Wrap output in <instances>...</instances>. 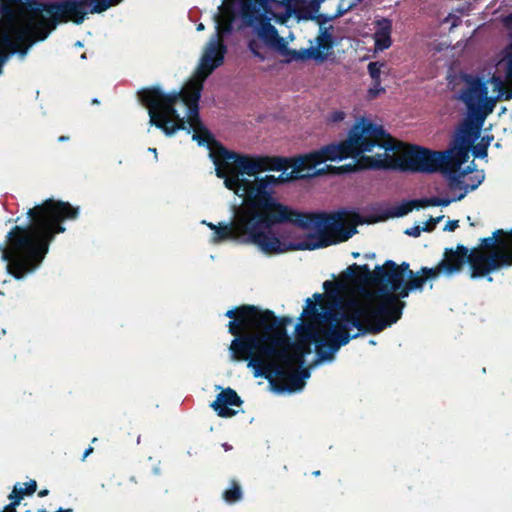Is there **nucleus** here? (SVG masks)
Here are the masks:
<instances>
[{
	"instance_id": "bb28decb",
	"label": "nucleus",
	"mask_w": 512,
	"mask_h": 512,
	"mask_svg": "<svg viewBox=\"0 0 512 512\" xmlns=\"http://www.w3.org/2000/svg\"><path fill=\"white\" fill-rule=\"evenodd\" d=\"M47 494H48V491H47V490H43V491H40V492H39V496H40V497H43V496H45V495H47Z\"/></svg>"
},
{
	"instance_id": "f3484780",
	"label": "nucleus",
	"mask_w": 512,
	"mask_h": 512,
	"mask_svg": "<svg viewBox=\"0 0 512 512\" xmlns=\"http://www.w3.org/2000/svg\"><path fill=\"white\" fill-rule=\"evenodd\" d=\"M443 216H437V217H430V219L426 222H422L420 224L414 225L411 228H408L405 230V234L412 236V237H418L420 236L422 231H432L435 227V225L442 220Z\"/></svg>"
},
{
	"instance_id": "1a4fd4ad",
	"label": "nucleus",
	"mask_w": 512,
	"mask_h": 512,
	"mask_svg": "<svg viewBox=\"0 0 512 512\" xmlns=\"http://www.w3.org/2000/svg\"><path fill=\"white\" fill-rule=\"evenodd\" d=\"M468 261L471 267V277H483L504 266L512 265V231L498 230L494 236L484 240L480 249L468 250L458 248L456 251L445 253V258L435 268H424L426 278H435L440 274L451 275L461 270Z\"/></svg>"
},
{
	"instance_id": "9b49d317",
	"label": "nucleus",
	"mask_w": 512,
	"mask_h": 512,
	"mask_svg": "<svg viewBox=\"0 0 512 512\" xmlns=\"http://www.w3.org/2000/svg\"><path fill=\"white\" fill-rule=\"evenodd\" d=\"M462 126L458 130L452 147L445 152L431 151L429 149L407 146L399 143L396 169L422 173H445L447 166L452 165L453 159L461 154L463 143Z\"/></svg>"
},
{
	"instance_id": "ddd939ff",
	"label": "nucleus",
	"mask_w": 512,
	"mask_h": 512,
	"mask_svg": "<svg viewBox=\"0 0 512 512\" xmlns=\"http://www.w3.org/2000/svg\"><path fill=\"white\" fill-rule=\"evenodd\" d=\"M334 43V27L332 25L320 26L318 36L310 42V46L302 52L301 56L306 59L323 61L331 54Z\"/></svg>"
},
{
	"instance_id": "5701e85b",
	"label": "nucleus",
	"mask_w": 512,
	"mask_h": 512,
	"mask_svg": "<svg viewBox=\"0 0 512 512\" xmlns=\"http://www.w3.org/2000/svg\"><path fill=\"white\" fill-rule=\"evenodd\" d=\"M315 309H316V302L312 301L311 299H307L306 306L303 310V314L308 319L310 313L314 312Z\"/></svg>"
},
{
	"instance_id": "9d476101",
	"label": "nucleus",
	"mask_w": 512,
	"mask_h": 512,
	"mask_svg": "<svg viewBox=\"0 0 512 512\" xmlns=\"http://www.w3.org/2000/svg\"><path fill=\"white\" fill-rule=\"evenodd\" d=\"M270 0H224L222 8L227 9L232 15V21L239 17L245 26L250 28L249 49L260 59L265 58V47L271 48L281 54H288V45L294 40L290 33L287 37H280L271 21L276 22L273 15L277 11V4L274 8L268 9Z\"/></svg>"
},
{
	"instance_id": "aec40b11",
	"label": "nucleus",
	"mask_w": 512,
	"mask_h": 512,
	"mask_svg": "<svg viewBox=\"0 0 512 512\" xmlns=\"http://www.w3.org/2000/svg\"><path fill=\"white\" fill-rule=\"evenodd\" d=\"M385 92L381 86V82H373L372 86L367 90V98L373 100Z\"/></svg>"
},
{
	"instance_id": "6e6552de",
	"label": "nucleus",
	"mask_w": 512,
	"mask_h": 512,
	"mask_svg": "<svg viewBox=\"0 0 512 512\" xmlns=\"http://www.w3.org/2000/svg\"><path fill=\"white\" fill-rule=\"evenodd\" d=\"M343 147L344 160L352 158L356 167L363 169H396L399 151L398 141L385 133L383 128L371 120H356L348 133V137L340 141Z\"/></svg>"
},
{
	"instance_id": "c756f323",
	"label": "nucleus",
	"mask_w": 512,
	"mask_h": 512,
	"mask_svg": "<svg viewBox=\"0 0 512 512\" xmlns=\"http://www.w3.org/2000/svg\"><path fill=\"white\" fill-rule=\"evenodd\" d=\"M321 297H322V296H321L320 294H315V295H314V298L316 299V301H317L318 299H320Z\"/></svg>"
},
{
	"instance_id": "cd10ccee",
	"label": "nucleus",
	"mask_w": 512,
	"mask_h": 512,
	"mask_svg": "<svg viewBox=\"0 0 512 512\" xmlns=\"http://www.w3.org/2000/svg\"><path fill=\"white\" fill-rule=\"evenodd\" d=\"M204 29V25L202 23H200L198 26H197V30L198 31H201Z\"/></svg>"
},
{
	"instance_id": "423d86ee",
	"label": "nucleus",
	"mask_w": 512,
	"mask_h": 512,
	"mask_svg": "<svg viewBox=\"0 0 512 512\" xmlns=\"http://www.w3.org/2000/svg\"><path fill=\"white\" fill-rule=\"evenodd\" d=\"M216 34L205 45L194 75L179 93L164 94L157 88L139 93L142 103L147 107L150 124L162 129L166 135H172L179 129L193 132L192 139L199 145H213L211 135L198 117V101L203 82L215 68L223 63L226 47L223 34L230 31L232 15L219 7L215 16Z\"/></svg>"
},
{
	"instance_id": "412c9836",
	"label": "nucleus",
	"mask_w": 512,
	"mask_h": 512,
	"mask_svg": "<svg viewBox=\"0 0 512 512\" xmlns=\"http://www.w3.org/2000/svg\"><path fill=\"white\" fill-rule=\"evenodd\" d=\"M346 118V113L342 110H334L332 111L327 118L328 123L330 124H338L344 121Z\"/></svg>"
},
{
	"instance_id": "dca6fc26",
	"label": "nucleus",
	"mask_w": 512,
	"mask_h": 512,
	"mask_svg": "<svg viewBox=\"0 0 512 512\" xmlns=\"http://www.w3.org/2000/svg\"><path fill=\"white\" fill-rule=\"evenodd\" d=\"M392 22L389 19L382 18L375 21V30L373 34L374 51L381 52L392 45Z\"/></svg>"
},
{
	"instance_id": "7c9ffc66",
	"label": "nucleus",
	"mask_w": 512,
	"mask_h": 512,
	"mask_svg": "<svg viewBox=\"0 0 512 512\" xmlns=\"http://www.w3.org/2000/svg\"><path fill=\"white\" fill-rule=\"evenodd\" d=\"M223 447L226 451L230 449V447L227 444H223Z\"/></svg>"
},
{
	"instance_id": "2eb2a0df",
	"label": "nucleus",
	"mask_w": 512,
	"mask_h": 512,
	"mask_svg": "<svg viewBox=\"0 0 512 512\" xmlns=\"http://www.w3.org/2000/svg\"><path fill=\"white\" fill-rule=\"evenodd\" d=\"M242 401L237 393L231 388H227L218 394L216 400L212 403V408L221 417H231L237 413Z\"/></svg>"
},
{
	"instance_id": "f03ea898",
	"label": "nucleus",
	"mask_w": 512,
	"mask_h": 512,
	"mask_svg": "<svg viewBox=\"0 0 512 512\" xmlns=\"http://www.w3.org/2000/svg\"><path fill=\"white\" fill-rule=\"evenodd\" d=\"M363 222L351 211L304 213L270 197L264 204L234 207L229 224L208 226L214 230V243L235 239L255 245L264 254L275 255L347 241Z\"/></svg>"
},
{
	"instance_id": "39448f33",
	"label": "nucleus",
	"mask_w": 512,
	"mask_h": 512,
	"mask_svg": "<svg viewBox=\"0 0 512 512\" xmlns=\"http://www.w3.org/2000/svg\"><path fill=\"white\" fill-rule=\"evenodd\" d=\"M497 75L486 82L472 77L464 78V86L459 99L466 105L468 114L462 124L463 143L461 154L456 157L455 163L448 165L445 176L449 181L451 190L461 193L453 198H431L419 202V206H447L451 202L461 200L465 195L476 189L483 181L482 171L471 165L463 168L469 159V151L475 157H485L487 148L492 141L489 135H482V125L486 117L491 114L496 103L502 99L512 98V49L497 63Z\"/></svg>"
},
{
	"instance_id": "0eeeda50",
	"label": "nucleus",
	"mask_w": 512,
	"mask_h": 512,
	"mask_svg": "<svg viewBox=\"0 0 512 512\" xmlns=\"http://www.w3.org/2000/svg\"><path fill=\"white\" fill-rule=\"evenodd\" d=\"M77 214L78 208L53 199L30 208L27 211L30 225L15 226L7 235L2 257L7 262L9 273L20 279L35 270L48 252L54 236L65 231L61 221L74 219Z\"/></svg>"
},
{
	"instance_id": "f257e3e1",
	"label": "nucleus",
	"mask_w": 512,
	"mask_h": 512,
	"mask_svg": "<svg viewBox=\"0 0 512 512\" xmlns=\"http://www.w3.org/2000/svg\"><path fill=\"white\" fill-rule=\"evenodd\" d=\"M426 280L422 271L414 274L408 265L392 261L373 272L366 265L348 267L337 281L323 284L339 298L341 314L317 317L318 323L312 328L314 339L336 351L348 343L351 327L382 331L400 318V298L407 297L410 290L421 289Z\"/></svg>"
},
{
	"instance_id": "4be33fe9",
	"label": "nucleus",
	"mask_w": 512,
	"mask_h": 512,
	"mask_svg": "<svg viewBox=\"0 0 512 512\" xmlns=\"http://www.w3.org/2000/svg\"><path fill=\"white\" fill-rule=\"evenodd\" d=\"M413 208V203H407V204H404L402 205L401 207H398L396 209V212L393 214L394 216H404L406 215L408 212H410Z\"/></svg>"
},
{
	"instance_id": "393cba45",
	"label": "nucleus",
	"mask_w": 512,
	"mask_h": 512,
	"mask_svg": "<svg viewBox=\"0 0 512 512\" xmlns=\"http://www.w3.org/2000/svg\"><path fill=\"white\" fill-rule=\"evenodd\" d=\"M458 227V220L449 221L444 227L445 231L452 232Z\"/></svg>"
},
{
	"instance_id": "a878e982",
	"label": "nucleus",
	"mask_w": 512,
	"mask_h": 512,
	"mask_svg": "<svg viewBox=\"0 0 512 512\" xmlns=\"http://www.w3.org/2000/svg\"><path fill=\"white\" fill-rule=\"evenodd\" d=\"M92 451H93V448H91V447H90V448H88V449L85 451L83 458L85 459V458H86L90 453H92Z\"/></svg>"
},
{
	"instance_id": "7ed1b4c3",
	"label": "nucleus",
	"mask_w": 512,
	"mask_h": 512,
	"mask_svg": "<svg viewBox=\"0 0 512 512\" xmlns=\"http://www.w3.org/2000/svg\"><path fill=\"white\" fill-rule=\"evenodd\" d=\"M341 142H333L291 158H269L210 147L216 175L227 189L242 198L239 206L264 204L278 198L274 187L298 179H312L351 172V165L335 166L344 160Z\"/></svg>"
},
{
	"instance_id": "c85d7f7f",
	"label": "nucleus",
	"mask_w": 512,
	"mask_h": 512,
	"mask_svg": "<svg viewBox=\"0 0 512 512\" xmlns=\"http://www.w3.org/2000/svg\"><path fill=\"white\" fill-rule=\"evenodd\" d=\"M149 151H151L152 153H154V154H155V156H157V151H156V149H155V148H150V149H149Z\"/></svg>"
},
{
	"instance_id": "f8f14e48",
	"label": "nucleus",
	"mask_w": 512,
	"mask_h": 512,
	"mask_svg": "<svg viewBox=\"0 0 512 512\" xmlns=\"http://www.w3.org/2000/svg\"><path fill=\"white\" fill-rule=\"evenodd\" d=\"M325 0H283L277 3V11L273 14L276 23L286 24L294 18L299 21L314 19L322 2Z\"/></svg>"
},
{
	"instance_id": "20e7f679",
	"label": "nucleus",
	"mask_w": 512,
	"mask_h": 512,
	"mask_svg": "<svg viewBox=\"0 0 512 512\" xmlns=\"http://www.w3.org/2000/svg\"><path fill=\"white\" fill-rule=\"evenodd\" d=\"M226 316L236 317L229 322V332L235 336L230 345L233 360H247L254 376L268 379L275 392H294L304 387L305 381L298 373L302 358L311 352L312 342L318 353L324 347L314 339L312 328L318 323L317 317L308 323L307 334L292 344L285 332L274 325L270 312L244 306L237 312L228 310Z\"/></svg>"
},
{
	"instance_id": "6ab92c4d",
	"label": "nucleus",
	"mask_w": 512,
	"mask_h": 512,
	"mask_svg": "<svg viewBox=\"0 0 512 512\" xmlns=\"http://www.w3.org/2000/svg\"><path fill=\"white\" fill-rule=\"evenodd\" d=\"M224 498L227 502H235L241 498V490L237 484H233L232 487L225 491Z\"/></svg>"
},
{
	"instance_id": "a211bd4d",
	"label": "nucleus",
	"mask_w": 512,
	"mask_h": 512,
	"mask_svg": "<svg viewBox=\"0 0 512 512\" xmlns=\"http://www.w3.org/2000/svg\"><path fill=\"white\" fill-rule=\"evenodd\" d=\"M385 67L386 63L381 61L370 62L368 64L367 70L373 82H381V74Z\"/></svg>"
},
{
	"instance_id": "4468645a",
	"label": "nucleus",
	"mask_w": 512,
	"mask_h": 512,
	"mask_svg": "<svg viewBox=\"0 0 512 512\" xmlns=\"http://www.w3.org/2000/svg\"><path fill=\"white\" fill-rule=\"evenodd\" d=\"M334 43V27L332 25L320 26L318 36L310 42V46L302 52L301 56L306 59L323 61L331 54Z\"/></svg>"
},
{
	"instance_id": "b1692460",
	"label": "nucleus",
	"mask_w": 512,
	"mask_h": 512,
	"mask_svg": "<svg viewBox=\"0 0 512 512\" xmlns=\"http://www.w3.org/2000/svg\"><path fill=\"white\" fill-rule=\"evenodd\" d=\"M443 23H447L451 28L456 27L459 23V18L454 14H449L444 20Z\"/></svg>"
}]
</instances>
